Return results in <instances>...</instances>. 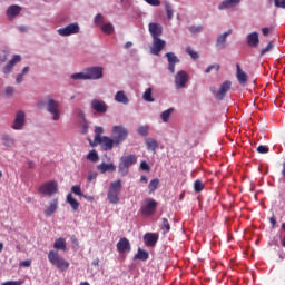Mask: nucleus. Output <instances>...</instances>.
Segmentation results:
<instances>
[{
  "label": "nucleus",
  "instance_id": "f257e3e1",
  "mask_svg": "<svg viewBox=\"0 0 285 285\" xmlns=\"http://www.w3.org/2000/svg\"><path fill=\"white\" fill-rule=\"evenodd\" d=\"M121 188H124V183L121 181V179H118L110 184L107 194L109 204H119V195H121Z\"/></svg>",
  "mask_w": 285,
  "mask_h": 285
},
{
  "label": "nucleus",
  "instance_id": "f03ea898",
  "mask_svg": "<svg viewBox=\"0 0 285 285\" xmlns=\"http://www.w3.org/2000/svg\"><path fill=\"white\" fill-rule=\"evenodd\" d=\"M48 259L52 266L58 268V271H68V268H70V263H68L66 258L61 257L57 250H50L48 254Z\"/></svg>",
  "mask_w": 285,
  "mask_h": 285
},
{
  "label": "nucleus",
  "instance_id": "7ed1b4c3",
  "mask_svg": "<svg viewBox=\"0 0 285 285\" xmlns=\"http://www.w3.org/2000/svg\"><path fill=\"white\" fill-rule=\"evenodd\" d=\"M111 139L115 140L116 146H120V144H124V141L128 139V135H130V132L128 131V128L121 125H116L111 129Z\"/></svg>",
  "mask_w": 285,
  "mask_h": 285
},
{
  "label": "nucleus",
  "instance_id": "20e7f679",
  "mask_svg": "<svg viewBox=\"0 0 285 285\" xmlns=\"http://www.w3.org/2000/svg\"><path fill=\"white\" fill-rule=\"evenodd\" d=\"M137 161V156L134 154L122 156L120 158L119 165H118V173L122 176L126 177L128 174V168L130 166H135V163Z\"/></svg>",
  "mask_w": 285,
  "mask_h": 285
},
{
  "label": "nucleus",
  "instance_id": "39448f33",
  "mask_svg": "<svg viewBox=\"0 0 285 285\" xmlns=\"http://www.w3.org/2000/svg\"><path fill=\"white\" fill-rule=\"evenodd\" d=\"M59 191V184L56 180L47 181L39 186L38 193L40 195H46L47 197H52Z\"/></svg>",
  "mask_w": 285,
  "mask_h": 285
},
{
  "label": "nucleus",
  "instance_id": "423d86ee",
  "mask_svg": "<svg viewBox=\"0 0 285 285\" xmlns=\"http://www.w3.org/2000/svg\"><path fill=\"white\" fill-rule=\"evenodd\" d=\"M47 110L50 112V115H53L52 120L59 121L61 119V109L59 107V102L57 100L50 98L47 101Z\"/></svg>",
  "mask_w": 285,
  "mask_h": 285
},
{
  "label": "nucleus",
  "instance_id": "0eeeda50",
  "mask_svg": "<svg viewBox=\"0 0 285 285\" xmlns=\"http://www.w3.org/2000/svg\"><path fill=\"white\" fill-rule=\"evenodd\" d=\"M155 210H157V200L153 198L145 199L144 205L140 207L141 215L149 217L155 213Z\"/></svg>",
  "mask_w": 285,
  "mask_h": 285
},
{
  "label": "nucleus",
  "instance_id": "6e6552de",
  "mask_svg": "<svg viewBox=\"0 0 285 285\" xmlns=\"http://www.w3.org/2000/svg\"><path fill=\"white\" fill-rule=\"evenodd\" d=\"M79 23L73 22L67 27L58 29V35H60V37H70V35H79Z\"/></svg>",
  "mask_w": 285,
  "mask_h": 285
},
{
  "label": "nucleus",
  "instance_id": "1a4fd4ad",
  "mask_svg": "<svg viewBox=\"0 0 285 285\" xmlns=\"http://www.w3.org/2000/svg\"><path fill=\"white\" fill-rule=\"evenodd\" d=\"M100 146L101 150L104 151H110L117 146L114 138H110L108 136H102L98 141H96V146Z\"/></svg>",
  "mask_w": 285,
  "mask_h": 285
},
{
  "label": "nucleus",
  "instance_id": "9d476101",
  "mask_svg": "<svg viewBox=\"0 0 285 285\" xmlns=\"http://www.w3.org/2000/svg\"><path fill=\"white\" fill-rule=\"evenodd\" d=\"M186 83H188V73L184 70L178 71L175 76V86L177 90L186 88Z\"/></svg>",
  "mask_w": 285,
  "mask_h": 285
},
{
  "label": "nucleus",
  "instance_id": "9b49d317",
  "mask_svg": "<svg viewBox=\"0 0 285 285\" xmlns=\"http://www.w3.org/2000/svg\"><path fill=\"white\" fill-rule=\"evenodd\" d=\"M87 72V80H97L104 77V68L102 67H90L85 69Z\"/></svg>",
  "mask_w": 285,
  "mask_h": 285
},
{
  "label": "nucleus",
  "instance_id": "f8f14e48",
  "mask_svg": "<svg viewBox=\"0 0 285 285\" xmlns=\"http://www.w3.org/2000/svg\"><path fill=\"white\" fill-rule=\"evenodd\" d=\"M91 108L98 115H106V112H108V105L104 100H99V99L91 100Z\"/></svg>",
  "mask_w": 285,
  "mask_h": 285
},
{
  "label": "nucleus",
  "instance_id": "ddd939ff",
  "mask_svg": "<svg viewBox=\"0 0 285 285\" xmlns=\"http://www.w3.org/2000/svg\"><path fill=\"white\" fill-rule=\"evenodd\" d=\"M166 48V41L161 38H153V46L150 48L151 55H155L156 57L159 56V52Z\"/></svg>",
  "mask_w": 285,
  "mask_h": 285
},
{
  "label": "nucleus",
  "instance_id": "4468645a",
  "mask_svg": "<svg viewBox=\"0 0 285 285\" xmlns=\"http://www.w3.org/2000/svg\"><path fill=\"white\" fill-rule=\"evenodd\" d=\"M23 126H26V112L23 110H20L16 115L12 128L13 130H21Z\"/></svg>",
  "mask_w": 285,
  "mask_h": 285
},
{
  "label": "nucleus",
  "instance_id": "2eb2a0df",
  "mask_svg": "<svg viewBox=\"0 0 285 285\" xmlns=\"http://www.w3.org/2000/svg\"><path fill=\"white\" fill-rule=\"evenodd\" d=\"M149 35H151L153 39L159 38L161 35H164V27L157 22H150L149 26Z\"/></svg>",
  "mask_w": 285,
  "mask_h": 285
},
{
  "label": "nucleus",
  "instance_id": "dca6fc26",
  "mask_svg": "<svg viewBox=\"0 0 285 285\" xmlns=\"http://www.w3.org/2000/svg\"><path fill=\"white\" fill-rule=\"evenodd\" d=\"M116 246L120 255H124V253H130L131 250L130 240L126 237L120 238Z\"/></svg>",
  "mask_w": 285,
  "mask_h": 285
},
{
  "label": "nucleus",
  "instance_id": "f3484780",
  "mask_svg": "<svg viewBox=\"0 0 285 285\" xmlns=\"http://www.w3.org/2000/svg\"><path fill=\"white\" fill-rule=\"evenodd\" d=\"M233 83L229 80H226L225 82H223L220 85L219 90L216 94V99L218 101L224 100V97H226V94L228 92V90H230Z\"/></svg>",
  "mask_w": 285,
  "mask_h": 285
},
{
  "label": "nucleus",
  "instance_id": "a211bd4d",
  "mask_svg": "<svg viewBox=\"0 0 285 285\" xmlns=\"http://www.w3.org/2000/svg\"><path fill=\"white\" fill-rule=\"evenodd\" d=\"M58 208H59V199L55 198L53 200L50 202L48 206L45 207L43 209L45 217H52V215H55Z\"/></svg>",
  "mask_w": 285,
  "mask_h": 285
},
{
  "label": "nucleus",
  "instance_id": "6ab92c4d",
  "mask_svg": "<svg viewBox=\"0 0 285 285\" xmlns=\"http://www.w3.org/2000/svg\"><path fill=\"white\" fill-rule=\"evenodd\" d=\"M165 57H167L169 72L175 75V66L180 62L179 58H177L174 52H167Z\"/></svg>",
  "mask_w": 285,
  "mask_h": 285
},
{
  "label": "nucleus",
  "instance_id": "aec40b11",
  "mask_svg": "<svg viewBox=\"0 0 285 285\" xmlns=\"http://www.w3.org/2000/svg\"><path fill=\"white\" fill-rule=\"evenodd\" d=\"M145 245L153 247L159 242V235L155 233H147L144 235Z\"/></svg>",
  "mask_w": 285,
  "mask_h": 285
},
{
  "label": "nucleus",
  "instance_id": "412c9836",
  "mask_svg": "<svg viewBox=\"0 0 285 285\" xmlns=\"http://www.w3.org/2000/svg\"><path fill=\"white\" fill-rule=\"evenodd\" d=\"M19 61H21V56L14 55L12 59L9 61V63H7L6 67L3 68V73L10 75V72H12V68H14V65L19 63Z\"/></svg>",
  "mask_w": 285,
  "mask_h": 285
},
{
  "label": "nucleus",
  "instance_id": "4be33fe9",
  "mask_svg": "<svg viewBox=\"0 0 285 285\" xmlns=\"http://www.w3.org/2000/svg\"><path fill=\"white\" fill-rule=\"evenodd\" d=\"M236 77L240 86L248 83V75L244 72V70H242V67L239 65H236Z\"/></svg>",
  "mask_w": 285,
  "mask_h": 285
},
{
  "label": "nucleus",
  "instance_id": "5701e85b",
  "mask_svg": "<svg viewBox=\"0 0 285 285\" xmlns=\"http://www.w3.org/2000/svg\"><path fill=\"white\" fill-rule=\"evenodd\" d=\"M97 170H99L101 175H105V173H115V170H117V166H115V164L112 163L110 164L102 163L97 166Z\"/></svg>",
  "mask_w": 285,
  "mask_h": 285
},
{
  "label": "nucleus",
  "instance_id": "b1692460",
  "mask_svg": "<svg viewBox=\"0 0 285 285\" xmlns=\"http://www.w3.org/2000/svg\"><path fill=\"white\" fill-rule=\"evenodd\" d=\"M247 46H249V48H257L259 46V33H249L247 36Z\"/></svg>",
  "mask_w": 285,
  "mask_h": 285
},
{
  "label": "nucleus",
  "instance_id": "393cba45",
  "mask_svg": "<svg viewBox=\"0 0 285 285\" xmlns=\"http://www.w3.org/2000/svg\"><path fill=\"white\" fill-rule=\"evenodd\" d=\"M145 146L148 151L156 153L157 148H159V142L154 138H146Z\"/></svg>",
  "mask_w": 285,
  "mask_h": 285
},
{
  "label": "nucleus",
  "instance_id": "a878e982",
  "mask_svg": "<svg viewBox=\"0 0 285 285\" xmlns=\"http://www.w3.org/2000/svg\"><path fill=\"white\" fill-rule=\"evenodd\" d=\"M242 0H224L219 6L218 10H228V8H235Z\"/></svg>",
  "mask_w": 285,
  "mask_h": 285
},
{
  "label": "nucleus",
  "instance_id": "bb28decb",
  "mask_svg": "<svg viewBox=\"0 0 285 285\" xmlns=\"http://www.w3.org/2000/svg\"><path fill=\"white\" fill-rule=\"evenodd\" d=\"M233 35V30H228L227 32L220 35L216 41V48H226V37Z\"/></svg>",
  "mask_w": 285,
  "mask_h": 285
},
{
  "label": "nucleus",
  "instance_id": "cd10ccee",
  "mask_svg": "<svg viewBox=\"0 0 285 285\" xmlns=\"http://www.w3.org/2000/svg\"><path fill=\"white\" fill-rule=\"evenodd\" d=\"M104 132V127H96L95 128V137H94V142L91 139H89L90 146H97V141L104 138L101 134Z\"/></svg>",
  "mask_w": 285,
  "mask_h": 285
},
{
  "label": "nucleus",
  "instance_id": "c85d7f7f",
  "mask_svg": "<svg viewBox=\"0 0 285 285\" xmlns=\"http://www.w3.org/2000/svg\"><path fill=\"white\" fill-rule=\"evenodd\" d=\"M21 12V7L17 4H12L7 9V16L9 19H13V17H17Z\"/></svg>",
  "mask_w": 285,
  "mask_h": 285
},
{
  "label": "nucleus",
  "instance_id": "c756f323",
  "mask_svg": "<svg viewBox=\"0 0 285 285\" xmlns=\"http://www.w3.org/2000/svg\"><path fill=\"white\" fill-rule=\"evenodd\" d=\"M115 101H117L118 104H125V105L129 102L128 96H126L125 91H118L115 95Z\"/></svg>",
  "mask_w": 285,
  "mask_h": 285
},
{
  "label": "nucleus",
  "instance_id": "7c9ffc66",
  "mask_svg": "<svg viewBox=\"0 0 285 285\" xmlns=\"http://www.w3.org/2000/svg\"><path fill=\"white\" fill-rule=\"evenodd\" d=\"M53 248H56V250H63L66 252L67 250V247H66V238H58L55 240L53 243Z\"/></svg>",
  "mask_w": 285,
  "mask_h": 285
},
{
  "label": "nucleus",
  "instance_id": "2f4dec72",
  "mask_svg": "<svg viewBox=\"0 0 285 285\" xmlns=\"http://www.w3.org/2000/svg\"><path fill=\"white\" fill-rule=\"evenodd\" d=\"M67 204L71 206L72 210L75 212L79 210L80 204L78 203L77 199H75V197H72V194L67 195Z\"/></svg>",
  "mask_w": 285,
  "mask_h": 285
},
{
  "label": "nucleus",
  "instance_id": "473e14b6",
  "mask_svg": "<svg viewBox=\"0 0 285 285\" xmlns=\"http://www.w3.org/2000/svg\"><path fill=\"white\" fill-rule=\"evenodd\" d=\"M148 257H149L148 252H146L141 248H138V252L135 255L134 259H140L141 262H146L148 259Z\"/></svg>",
  "mask_w": 285,
  "mask_h": 285
},
{
  "label": "nucleus",
  "instance_id": "72a5a7b5",
  "mask_svg": "<svg viewBox=\"0 0 285 285\" xmlns=\"http://www.w3.org/2000/svg\"><path fill=\"white\" fill-rule=\"evenodd\" d=\"M157 188H159V178H154L148 185L149 195H153Z\"/></svg>",
  "mask_w": 285,
  "mask_h": 285
},
{
  "label": "nucleus",
  "instance_id": "f704fd0d",
  "mask_svg": "<svg viewBox=\"0 0 285 285\" xmlns=\"http://www.w3.org/2000/svg\"><path fill=\"white\" fill-rule=\"evenodd\" d=\"M142 99L149 104H153L155 101V98H153V88H147L145 92L142 94Z\"/></svg>",
  "mask_w": 285,
  "mask_h": 285
},
{
  "label": "nucleus",
  "instance_id": "c9c22d12",
  "mask_svg": "<svg viewBox=\"0 0 285 285\" xmlns=\"http://www.w3.org/2000/svg\"><path fill=\"white\" fill-rule=\"evenodd\" d=\"M71 79H73L75 81L77 80L88 81V75L86 72V69L82 72L71 75Z\"/></svg>",
  "mask_w": 285,
  "mask_h": 285
},
{
  "label": "nucleus",
  "instance_id": "e433bc0d",
  "mask_svg": "<svg viewBox=\"0 0 285 285\" xmlns=\"http://www.w3.org/2000/svg\"><path fill=\"white\" fill-rule=\"evenodd\" d=\"M87 159L89 161H92L94 164H97V161H99V154H97V150L92 149L91 151H89V154L87 155Z\"/></svg>",
  "mask_w": 285,
  "mask_h": 285
},
{
  "label": "nucleus",
  "instance_id": "4c0bfd02",
  "mask_svg": "<svg viewBox=\"0 0 285 285\" xmlns=\"http://www.w3.org/2000/svg\"><path fill=\"white\" fill-rule=\"evenodd\" d=\"M175 109L169 108L161 112L160 117L165 124H168V119H170V115H173Z\"/></svg>",
  "mask_w": 285,
  "mask_h": 285
},
{
  "label": "nucleus",
  "instance_id": "58836bf2",
  "mask_svg": "<svg viewBox=\"0 0 285 285\" xmlns=\"http://www.w3.org/2000/svg\"><path fill=\"white\" fill-rule=\"evenodd\" d=\"M101 31H102L105 35H112V32H115V27H112L111 23H105V24L101 27Z\"/></svg>",
  "mask_w": 285,
  "mask_h": 285
},
{
  "label": "nucleus",
  "instance_id": "ea45409f",
  "mask_svg": "<svg viewBox=\"0 0 285 285\" xmlns=\"http://www.w3.org/2000/svg\"><path fill=\"white\" fill-rule=\"evenodd\" d=\"M2 144L3 146H7V148H11V146H14V139H12L10 136H3Z\"/></svg>",
  "mask_w": 285,
  "mask_h": 285
},
{
  "label": "nucleus",
  "instance_id": "a19ab883",
  "mask_svg": "<svg viewBox=\"0 0 285 285\" xmlns=\"http://www.w3.org/2000/svg\"><path fill=\"white\" fill-rule=\"evenodd\" d=\"M150 128L148 127V125L145 126H140L137 129L138 135H140V137H148V132H149Z\"/></svg>",
  "mask_w": 285,
  "mask_h": 285
},
{
  "label": "nucleus",
  "instance_id": "79ce46f5",
  "mask_svg": "<svg viewBox=\"0 0 285 285\" xmlns=\"http://www.w3.org/2000/svg\"><path fill=\"white\" fill-rule=\"evenodd\" d=\"M269 3H273L274 8L285 10V0H269Z\"/></svg>",
  "mask_w": 285,
  "mask_h": 285
},
{
  "label": "nucleus",
  "instance_id": "37998d69",
  "mask_svg": "<svg viewBox=\"0 0 285 285\" xmlns=\"http://www.w3.org/2000/svg\"><path fill=\"white\" fill-rule=\"evenodd\" d=\"M165 12L167 14V19H173L174 16V11H173V6L170 4V2H165Z\"/></svg>",
  "mask_w": 285,
  "mask_h": 285
},
{
  "label": "nucleus",
  "instance_id": "c03bdc74",
  "mask_svg": "<svg viewBox=\"0 0 285 285\" xmlns=\"http://www.w3.org/2000/svg\"><path fill=\"white\" fill-rule=\"evenodd\" d=\"M194 190L195 193H202V190H204V183H202V180H196L194 183Z\"/></svg>",
  "mask_w": 285,
  "mask_h": 285
},
{
  "label": "nucleus",
  "instance_id": "a18cd8bd",
  "mask_svg": "<svg viewBox=\"0 0 285 285\" xmlns=\"http://www.w3.org/2000/svg\"><path fill=\"white\" fill-rule=\"evenodd\" d=\"M161 230H165V233H170V223L166 218H163Z\"/></svg>",
  "mask_w": 285,
  "mask_h": 285
},
{
  "label": "nucleus",
  "instance_id": "49530a36",
  "mask_svg": "<svg viewBox=\"0 0 285 285\" xmlns=\"http://www.w3.org/2000/svg\"><path fill=\"white\" fill-rule=\"evenodd\" d=\"M186 53L189 55L191 59H199V53H197V51H194L190 47L186 48Z\"/></svg>",
  "mask_w": 285,
  "mask_h": 285
},
{
  "label": "nucleus",
  "instance_id": "de8ad7c7",
  "mask_svg": "<svg viewBox=\"0 0 285 285\" xmlns=\"http://www.w3.org/2000/svg\"><path fill=\"white\" fill-rule=\"evenodd\" d=\"M71 193H73V195H77L78 197H83V193H81V186L79 185L72 186Z\"/></svg>",
  "mask_w": 285,
  "mask_h": 285
},
{
  "label": "nucleus",
  "instance_id": "09e8293b",
  "mask_svg": "<svg viewBox=\"0 0 285 285\" xmlns=\"http://www.w3.org/2000/svg\"><path fill=\"white\" fill-rule=\"evenodd\" d=\"M273 42H268L267 46L261 50V57H264V55L271 52V50H273Z\"/></svg>",
  "mask_w": 285,
  "mask_h": 285
},
{
  "label": "nucleus",
  "instance_id": "8fccbe9b",
  "mask_svg": "<svg viewBox=\"0 0 285 285\" xmlns=\"http://www.w3.org/2000/svg\"><path fill=\"white\" fill-rule=\"evenodd\" d=\"M88 128H90V125L88 124V120H82L81 122V132L82 135H88Z\"/></svg>",
  "mask_w": 285,
  "mask_h": 285
},
{
  "label": "nucleus",
  "instance_id": "3c124183",
  "mask_svg": "<svg viewBox=\"0 0 285 285\" xmlns=\"http://www.w3.org/2000/svg\"><path fill=\"white\" fill-rule=\"evenodd\" d=\"M73 115H76L78 119H81V121L86 120V114L81 109H76Z\"/></svg>",
  "mask_w": 285,
  "mask_h": 285
},
{
  "label": "nucleus",
  "instance_id": "603ef678",
  "mask_svg": "<svg viewBox=\"0 0 285 285\" xmlns=\"http://www.w3.org/2000/svg\"><path fill=\"white\" fill-rule=\"evenodd\" d=\"M219 68H220V66L217 65V63H215V65L208 66V67L206 68L205 72H206V75H209V72H210L212 70H216L217 72H219Z\"/></svg>",
  "mask_w": 285,
  "mask_h": 285
},
{
  "label": "nucleus",
  "instance_id": "864d4df0",
  "mask_svg": "<svg viewBox=\"0 0 285 285\" xmlns=\"http://www.w3.org/2000/svg\"><path fill=\"white\" fill-rule=\"evenodd\" d=\"M3 95L4 97H12V95H14V87H7Z\"/></svg>",
  "mask_w": 285,
  "mask_h": 285
},
{
  "label": "nucleus",
  "instance_id": "5fc2aeb1",
  "mask_svg": "<svg viewBox=\"0 0 285 285\" xmlns=\"http://www.w3.org/2000/svg\"><path fill=\"white\" fill-rule=\"evenodd\" d=\"M271 149L268 148V146H264V145H261L257 147V153H259L261 155H264L266 153H268Z\"/></svg>",
  "mask_w": 285,
  "mask_h": 285
},
{
  "label": "nucleus",
  "instance_id": "6e6d98bb",
  "mask_svg": "<svg viewBox=\"0 0 285 285\" xmlns=\"http://www.w3.org/2000/svg\"><path fill=\"white\" fill-rule=\"evenodd\" d=\"M94 21H95L96 26H99L100 23H104V16L101 13L96 14Z\"/></svg>",
  "mask_w": 285,
  "mask_h": 285
},
{
  "label": "nucleus",
  "instance_id": "4d7b16f0",
  "mask_svg": "<svg viewBox=\"0 0 285 285\" xmlns=\"http://www.w3.org/2000/svg\"><path fill=\"white\" fill-rule=\"evenodd\" d=\"M1 285H23V281H7Z\"/></svg>",
  "mask_w": 285,
  "mask_h": 285
},
{
  "label": "nucleus",
  "instance_id": "13d9d810",
  "mask_svg": "<svg viewBox=\"0 0 285 285\" xmlns=\"http://www.w3.org/2000/svg\"><path fill=\"white\" fill-rule=\"evenodd\" d=\"M189 30L193 35H197V32H202V30H204V27L203 26L191 27L189 28Z\"/></svg>",
  "mask_w": 285,
  "mask_h": 285
},
{
  "label": "nucleus",
  "instance_id": "bf43d9fd",
  "mask_svg": "<svg viewBox=\"0 0 285 285\" xmlns=\"http://www.w3.org/2000/svg\"><path fill=\"white\" fill-rule=\"evenodd\" d=\"M141 170H146V173H150V166L146 161L140 163Z\"/></svg>",
  "mask_w": 285,
  "mask_h": 285
},
{
  "label": "nucleus",
  "instance_id": "052dcab7",
  "mask_svg": "<svg viewBox=\"0 0 285 285\" xmlns=\"http://www.w3.org/2000/svg\"><path fill=\"white\" fill-rule=\"evenodd\" d=\"M281 176H282L281 181H283V184H285V159L282 163Z\"/></svg>",
  "mask_w": 285,
  "mask_h": 285
},
{
  "label": "nucleus",
  "instance_id": "680f3d73",
  "mask_svg": "<svg viewBox=\"0 0 285 285\" xmlns=\"http://www.w3.org/2000/svg\"><path fill=\"white\" fill-rule=\"evenodd\" d=\"M145 1L149 6H161V1H159V0H145Z\"/></svg>",
  "mask_w": 285,
  "mask_h": 285
},
{
  "label": "nucleus",
  "instance_id": "e2e57ef3",
  "mask_svg": "<svg viewBox=\"0 0 285 285\" xmlns=\"http://www.w3.org/2000/svg\"><path fill=\"white\" fill-rule=\"evenodd\" d=\"M269 224L272 225V228H277V219L275 218V216H272L269 218Z\"/></svg>",
  "mask_w": 285,
  "mask_h": 285
},
{
  "label": "nucleus",
  "instance_id": "0e129e2a",
  "mask_svg": "<svg viewBox=\"0 0 285 285\" xmlns=\"http://www.w3.org/2000/svg\"><path fill=\"white\" fill-rule=\"evenodd\" d=\"M32 261H22L20 262V266H23L24 268H28L29 266H31Z\"/></svg>",
  "mask_w": 285,
  "mask_h": 285
},
{
  "label": "nucleus",
  "instance_id": "69168bd1",
  "mask_svg": "<svg viewBox=\"0 0 285 285\" xmlns=\"http://www.w3.org/2000/svg\"><path fill=\"white\" fill-rule=\"evenodd\" d=\"M8 60V53H6V51L3 52V55H0V63H6V61Z\"/></svg>",
  "mask_w": 285,
  "mask_h": 285
},
{
  "label": "nucleus",
  "instance_id": "338daca9",
  "mask_svg": "<svg viewBox=\"0 0 285 285\" xmlns=\"http://www.w3.org/2000/svg\"><path fill=\"white\" fill-rule=\"evenodd\" d=\"M87 179H88V181H95V179H97V173L89 174Z\"/></svg>",
  "mask_w": 285,
  "mask_h": 285
},
{
  "label": "nucleus",
  "instance_id": "774afa93",
  "mask_svg": "<svg viewBox=\"0 0 285 285\" xmlns=\"http://www.w3.org/2000/svg\"><path fill=\"white\" fill-rule=\"evenodd\" d=\"M23 82V73H19L16 78V83H22Z\"/></svg>",
  "mask_w": 285,
  "mask_h": 285
}]
</instances>
